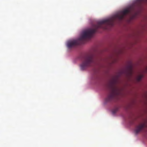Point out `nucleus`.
Instances as JSON below:
<instances>
[{"label": "nucleus", "mask_w": 147, "mask_h": 147, "mask_svg": "<svg viewBox=\"0 0 147 147\" xmlns=\"http://www.w3.org/2000/svg\"><path fill=\"white\" fill-rule=\"evenodd\" d=\"M146 127V124L144 123L140 124L137 125L134 130V132L136 134H138L142 131Z\"/></svg>", "instance_id": "obj_4"}, {"label": "nucleus", "mask_w": 147, "mask_h": 147, "mask_svg": "<svg viewBox=\"0 0 147 147\" xmlns=\"http://www.w3.org/2000/svg\"><path fill=\"white\" fill-rule=\"evenodd\" d=\"M117 109H115L113 110L112 111V113L113 114H115L117 112Z\"/></svg>", "instance_id": "obj_5"}, {"label": "nucleus", "mask_w": 147, "mask_h": 147, "mask_svg": "<svg viewBox=\"0 0 147 147\" xmlns=\"http://www.w3.org/2000/svg\"><path fill=\"white\" fill-rule=\"evenodd\" d=\"M142 77V76H140L138 78V80H140L141 79Z\"/></svg>", "instance_id": "obj_6"}, {"label": "nucleus", "mask_w": 147, "mask_h": 147, "mask_svg": "<svg viewBox=\"0 0 147 147\" xmlns=\"http://www.w3.org/2000/svg\"><path fill=\"white\" fill-rule=\"evenodd\" d=\"M129 13V8L124 9L119 13L106 19L102 20L98 22L93 29H90L84 31L81 36L77 40H74L68 41L67 46L69 49L74 47L79 44V42L87 38H90L92 34L97 32L99 28L107 29L108 26H113L116 20H121L124 16Z\"/></svg>", "instance_id": "obj_1"}, {"label": "nucleus", "mask_w": 147, "mask_h": 147, "mask_svg": "<svg viewBox=\"0 0 147 147\" xmlns=\"http://www.w3.org/2000/svg\"><path fill=\"white\" fill-rule=\"evenodd\" d=\"M116 81L113 80L111 81L108 85L110 93L107 98V101H110L113 100L117 99L120 94V91L119 88L116 86Z\"/></svg>", "instance_id": "obj_2"}, {"label": "nucleus", "mask_w": 147, "mask_h": 147, "mask_svg": "<svg viewBox=\"0 0 147 147\" xmlns=\"http://www.w3.org/2000/svg\"><path fill=\"white\" fill-rule=\"evenodd\" d=\"M94 63V61L92 55H86L84 57L82 63L80 65L81 69L84 70L87 67L92 66Z\"/></svg>", "instance_id": "obj_3"}, {"label": "nucleus", "mask_w": 147, "mask_h": 147, "mask_svg": "<svg viewBox=\"0 0 147 147\" xmlns=\"http://www.w3.org/2000/svg\"><path fill=\"white\" fill-rule=\"evenodd\" d=\"M147 1V0H146Z\"/></svg>", "instance_id": "obj_7"}]
</instances>
